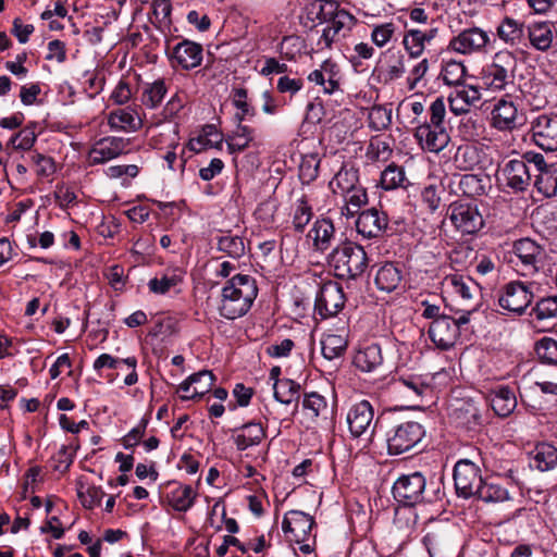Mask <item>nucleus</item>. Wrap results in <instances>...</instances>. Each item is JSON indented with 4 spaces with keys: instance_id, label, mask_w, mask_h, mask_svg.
Masks as SVG:
<instances>
[{
    "instance_id": "9d476101",
    "label": "nucleus",
    "mask_w": 557,
    "mask_h": 557,
    "mask_svg": "<svg viewBox=\"0 0 557 557\" xmlns=\"http://www.w3.org/2000/svg\"><path fill=\"white\" fill-rule=\"evenodd\" d=\"M447 214L453 226L462 235L475 234L484 226L478 206L471 202L454 201Z\"/></svg>"
},
{
    "instance_id": "3c124183",
    "label": "nucleus",
    "mask_w": 557,
    "mask_h": 557,
    "mask_svg": "<svg viewBox=\"0 0 557 557\" xmlns=\"http://www.w3.org/2000/svg\"><path fill=\"white\" fill-rule=\"evenodd\" d=\"M474 496L485 503H498L507 500L509 498V493L505 487L497 483L482 481L481 486Z\"/></svg>"
},
{
    "instance_id": "a19ab883",
    "label": "nucleus",
    "mask_w": 557,
    "mask_h": 557,
    "mask_svg": "<svg viewBox=\"0 0 557 557\" xmlns=\"http://www.w3.org/2000/svg\"><path fill=\"white\" fill-rule=\"evenodd\" d=\"M197 492L190 485L175 483V487L168 494L169 505L176 511L186 512L195 503Z\"/></svg>"
},
{
    "instance_id": "e433bc0d",
    "label": "nucleus",
    "mask_w": 557,
    "mask_h": 557,
    "mask_svg": "<svg viewBox=\"0 0 557 557\" xmlns=\"http://www.w3.org/2000/svg\"><path fill=\"white\" fill-rule=\"evenodd\" d=\"M380 345L371 344L359 349L354 357V364L363 372H375L383 366Z\"/></svg>"
},
{
    "instance_id": "1a4fd4ad",
    "label": "nucleus",
    "mask_w": 557,
    "mask_h": 557,
    "mask_svg": "<svg viewBox=\"0 0 557 557\" xmlns=\"http://www.w3.org/2000/svg\"><path fill=\"white\" fill-rule=\"evenodd\" d=\"M454 533V528L447 523L438 522L431 524L423 536V545L429 556L455 557L457 544Z\"/></svg>"
},
{
    "instance_id": "052dcab7",
    "label": "nucleus",
    "mask_w": 557,
    "mask_h": 557,
    "mask_svg": "<svg viewBox=\"0 0 557 557\" xmlns=\"http://www.w3.org/2000/svg\"><path fill=\"white\" fill-rule=\"evenodd\" d=\"M28 158L38 176L49 177L55 172V163L51 157L33 151L29 153Z\"/></svg>"
},
{
    "instance_id": "20e7f679",
    "label": "nucleus",
    "mask_w": 557,
    "mask_h": 557,
    "mask_svg": "<svg viewBox=\"0 0 557 557\" xmlns=\"http://www.w3.org/2000/svg\"><path fill=\"white\" fill-rule=\"evenodd\" d=\"M329 263L339 278H356L368 267V257L364 249L351 242L338 245L329 257Z\"/></svg>"
},
{
    "instance_id": "0e129e2a",
    "label": "nucleus",
    "mask_w": 557,
    "mask_h": 557,
    "mask_svg": "<svg viewBox=\"0 0 557 557\" xmlns=\"http://www.w3.org/2000/svg\"><path fill=\"white\" fill-rule=\"evenodd\" d=\"M369 127L373 131H382L392 123V112L384 107H373L368 115Z\"/></svg>"
},
{
    "instance_id": "4be33fe9",
    "label": "nucleus",
    "mask_w": 557,
    "mask_h": 557,
    "mask_svg": "<svg viewBox=\"0 0 557 557\" xmlns=\"http://www.w3.org/2000/svg\"><path fill=\"white\" fill-rule=\"evenodd\" d=\"M387 224L386 214L372 208L359 214L356 221V228L363 238L372 239L380 237L386 230Z\"/></svg>"
},
{
    "instance_id": "dca6fc26",
    "label": "nucleus",
    "mask_w": 557,
    "mask_h": 557,
    "mask_svg": "<svg viewBox=\"0 0 557 557\" xmlns=\"http://www.w3.org/2000/svg\"><path fill=\"white\" fill-rule=\"evenodd\" d=\"M532 139L545 151H557V113H543L531 122Z\"/></svg>"
},
{
    "instance_id": "39448f33",
    "label": "nucleus",
    "mask_w": 557,
    "mask_h": 557,
    "mask_svg": "<svg viewBox=\"0 0 557 557\" xmlns=\"http://www.w3.org/2000/svg\"><path fill=\"white\" fill-rule=\"evenodd\" d=\"M393 495L399 504L408 507L436 498L426 490L425 476L418 471L399 476L393 485Z\"/></svg>"
},
{
    "instance_id": "473e14b6",
    "label": "nucleus",
    "mask_w": 557,
    "mask_h": 557,
    "mask_svg": "<svg viewBox=\"0 0 557 557\" xmlns=\"http://www.w3.org/2000/svg\"><path fill=\"white\" fill-rule=\"evenodd\" d=\"M496 35L505 45L517 47L522 42L525 35L524 22L512 16H505L496 27Z\"/></svg>"
},
{
    "instance_id": "423d86ee",
    "label": "nucleus",
    "mask_w": 557,
    "mask_h": 557,
    "mask_svg": "<svg viewBox=\"0 0 557 557\" xmlns=\"http://www.w3.org/2000/svg\"><path fill=\"white\" fill-rule=\"evenodd\" d=\"M425 430L417 421H405L393 425L386 433L389 455H400L416 447L424 437Z\"/></svg>"
},
{
    "instance_id": "393cba45",
    "label": "nucleus",
    "mask_w": 557,
    "mask_h": 557,
    "mask_svg": "<svg viewBox=\"0 0 557 557\" xmlns=\"http://www.w3.org/2000/svg\"><path fill=\"white\" fill-rule=\"evenodd\" d=\"M123 366L127 368V375L124 379L126 386L135 385L138 382L137 359L136 357L116 358L110 354H101L92 364L96 372L100 373L103 369H121Z\"/></svg>"
},
{
    "instance_id": "c85d7f7f",
    "label": "nucleus",
    "mask_w": 557,
    "mask_h": 557,
    "mask_svg": "<svg viewBox=\"0 0 557 557\" xmlns=\"http://www.w3.org/2000/svg\"><path fill=\"white\" fill-rule=\"evenodd\" d=\"M170 57L185 70L195 69L202 61V47L197 42L183 40L173 47Z\"/></svg>"
},
{
    "instance_id": "f3484780",
    "label": "nucleus",
    "mask_w": 557,
    "mask_h": 557,
    "mask_svg": "<svg viewBox=\"0 0 557 557\" xmlns=\"http://www.w3.org/2000/svg\"><path fill=\"white\" fill-rule=\"evenodd\" d=\"M313 524L314 520L310 515L290 510L283 519L282 530L289 541L304 543L310 537Z\"/></svg>"
},
{
    "instance_id": "6ab92c4d",
    "label": "nucleus",
    "mask_w": 557,
    "mask_h": 557,
    "mask_svg": "<svg viewBox=\"0 0 557 557\" xmlns=\"http://www.w3.org/2000/svg\"><path fill=\"white\" fill-rule=\"evenodd\" d=\"M355 23V17L345 10H337L333 17L329 21L323 28L322 34L317 42L318 49H329L332 44L336 41L341 35L350 30Z\"/></svg>"
},
{
    "instance_id": "e2e57ef3",
    "label": "nucleus",
    "mask_w": 557,
    "mask_h": 557,
    "mask_svg": "<svg viewBox=\"0 0 557 557\" xmlns=\"http://www.w3.org/2000/svg\"><path fill=\"white\" fill-rule=\"evenodd\" d=\"M455 162L461 170H472L479 162L478 149L473 146H463L457 149Z\"/></svg>"
},
{
    "instance_id": "7c9ffc66",
    "label": "nucleus",
    "mask_w": 557,
    "mask_h": 557,
    "mask_svg": "<svg viewBox=\"0 0 557 557\" xmlns=\"http://www.w3.org/2000/svg\"><path fill=\"white\" fill-rule=\"evenodd\" d=\"M527 34L533 49L546 52L554 41L555 25L548 21L533 22L527 26Z\"/></svg>"
},
{
    "instance_id": "c9c22d12",
    "label": "nucleus",
    "mask_w": 557,
    "mask_h": 557,
    "mask_svg": "<svg viewBox=\"0 0 557 557\" xmlns=\"http://www.w3.org/2000/svg\"><path fill=\"white\" fill-rule=\"evenodd\" d=\"M403 282V271L393 262H386L376 271L374 283L376 287L385 293L396 290Z\"/></svg>"
},
{
    "instance_id": "c03bdc74",
    "label": "nucleus",
    "mask_w": 557,
    "mask_h": 557,
    "mask_svg": "<svg viewBox=\"0 0 557 557\" xmlns=\"http://www.w3.org/2000/svg\"><path fill=\"white\" fill-rule=\"evenodd\" d=\"M300 388V384L290 379L276 380L273 384L274 398L284 405L295 403V409H297Z\"/></svg>"
},
{
    "instance_id": "09e8293b",
    "label": "nucleus",
    "mask_w": 557,
    "mask_h": 557,
    "mask_svg": "<svg viewBox=\"0 0 557 557\" xmlns=\"http://www.w3.org/2000/svg\"><path fill=\"white\" fill-rule=\"evenodd\" d=\"M312 215V207L309 205L307 197L302 195L295 201L293 206L292 223L294 230L297 232H302L311 221Z\"/></svg>"
},
{
    "instance_id": "338daca9",
    "label": "nucleus",
    "mask_w": 557,
    "mask_h": 557,
    "mask_svg": "<svg viewBox=\"0 0 557 557\" xmlns=\"http://www.w3.org/2000/svg\"><path fill=\"white\" fill-rule=\"evenodd\" d=\"M194 395H196V397H201L212 388L215 382V376L211 371L201 370L194 373Z\"/></svg>"
},
{
    "instance_id": "79ce46f5",
    "label": "nucleus",
    "mask_w": 557,
    "mask_h": 557,
    "mask_svg": "<svg viewBox=\"0 0 557 557\" xmlns=\"http://www.w3.org/2000/svg\"><path fill=\"white\" fill-rule=\"evenodd\" d=\"M344 205L341 212L346 218H352L360 209L368 203V194L366 188L360 184L341 195Z\"/></svg>"
},
{
    "instance_id": "603ef678",
    "label": "nucleus",
    "mask_w": 557,
    "mask_h": 557,
    "mask_svg": "<svg viewBox=\"0 0 557 557\" xmlns=\"http://www.w3.org/2000/svg\"><path fill=\"white\" fill-rule=\"evenodd\" d=\"M406 182V175L403 168L392 163L385 168L381 173V186L385 190H392L399 187H404Z\"/></svg>"
},
{
    "instance_id": "ddd939ff",
    "label": "nucleus",
    "mask_w": 557,
    "mask_h": 557,
    "mask_svg": "<svg viewBox=\"0 0 557 557\" xmlns=\"http://www.w3.org/2000/svg\"><path fill=\"white\" fill-rule=\"evenodd\" d=\"M483 479L480 467L470 459H460L454 468V483L456 492L463 498L475 495Z\"/></svg>"
},
{
    "instance_id": "13d9d810",
    "label": "nucleus",
    "mask_w": 557,
    "mask_h": 557,
    "mask_svg": "<svg viewBox=\"0 0 557 557\" xmlns=\"http://www.w3.org/2000/svg\"><path fill=\"white\" fill-rule=\"evenodd\" d=\"M535 352L544 363L557 364V341L543 337L535 344Z\"/></svg>"
},
{
    "instance_id": "a18cd8bd",
    "label": "nucleus",
    "mask_w": 557,
    "mask_h": 557,
    "mask_svg": "<svg viewBox=\"0 0 557 557\" xmlns=\"http://www.w3.org/2000/svg\"><path fill=\"white\" fill-rule=\"evenodd\" d=\"M533 454V465L540 471H549L557 466V447L550 443H539Z\"/></svg>"
},
{
    "instance_id": "f704fd0d",
    "label": "nucleus",
    "mask_w": 557,
    "mask_h": 557,
    "mask_svg": "<svg viewBox=\"0 0 557 557\" xmlns=\"http://www.w3.org/2000/svg\"><path fill=\"white\" fill-rule=\"evenodd\" d=\"M348 331L346 327L341 329L338 334L327 333L321 339V351L325 359L334 360L342 358L348 345Z\"/></svg>"
},
{
    "instance_id": "a211bd4d",
    "label": "nucleus",
    "mask_w": 557,
    "mask_h": 557,
    "mask_svg": "<svg viewBox=\"0 0 557 557\" xmlns=\"http://www.w3.org/2000/svg\"><path fill=\"white\" fill-rule=\"evenodd\" d=\"M128 140L122 137L109 136L95 143L88 152V162L90 165L103 164L124 153L127 149Z\"/></svg>"
},
{
    "instance_id": "a878e982",
    "label": "nucleus",
    "mask_w": 557,
    "mask_h": 557,
    "mask_svg": "<svg viewBox=\"0 0 557 557\" xmlns=\"http://www.w3.org/2000/svg\"><path fill=\"white\" fill-rule=\"evenodd\" d=\"M492 126L498 131H512L518 125V109L513 101L502 98L491 112Z\"/></svg>"
},
{
    "instance_id": "f03ea898",
    "label": "nucleus",
    "mask_w": 557,
    "mask_h": 557,
    "mask_svg": "<svg viewBox=\"0 0 557 557\" xmlns=\"http://www.w3.org/2000/svg\"><path fill=\"white\" fill-rule=\"evenodd\" d=\"M446 106L443 98H436L429 108V121L416 127L414 138L419 146L429 152L438 153L450 141L445 125Z\"/></svg>"
},
{
    "instance_id": "680f3d73",
    "label": "nucleus",
    "mask_w": 557,
    "mask_h": 557,
    "mask_svg": "<svg viewBox=\"0 0 557 557\" xmlns=\"http://www.w3.org/2000/svg\"><path fill=\"white\" fill-rule=\"evenodd\" d=\"M397 26L393 22L374 25L371 32L372 42L379 47H385L394 37Z\"/></svg>"
},
{
    "instance_id": "bb28decb",
    "label": "nucleus",
    "mask_w": 557,
    "mask_h": 557,
    "mask_svg": "<svg viewBox=\"0 0 557 557\" xmlns=\"http://www.w3.org/2000/svg\"><path fill=\"white\" fill-rule=\"evenodd\" d=\"M107 120L110 128L115 132H136L143 125L138 110L133 107L111 110Z\"/></svg>"
},
{
    "instance_id": "37998d69",
    "label": "nucleus",
    "mask_w": 557,
    "mask_h": 557,
    "mask_svg": "<svg viewBox=\"0 0 557 557\" xmlns=\"http://www.w3.org/2000/svg\"><path fill=\"white\" fill-rule=\"evenodd\" d=\"M406 73L405 55L398 50L384 52L383 75L386 82H394L401 78Z\"/></svg>"
},
{
    "instance_id": "774afa93",
    "label": "nucleus",
    "mask_w": 557,
    "mask_h": 557,
    "mask_svg": "<svg viewBox=\"0 0 557 557\" xmlns=\"http://www.w3.org/2000/svg\"><path fill=\"white\" fill-rule=\"evenodd\" d=\"M37 135L34 127H24L10 140L14 149L29 150L35 144Z\"/></svg>"
},
{
    "instance_id": "49530a36",
    "label": "nucleus",
    "mask_w": 557,
    "mask_h": 557,
    "mask_svg": "<svg viewBox=\"0 0 557 557\" xmlns=\"http://www.w3.org/2000/svg\"><path fill=\"white\" fill-rule=\"evenodd\" d=\"M466 75L467 66L463 62L453 59L442 61L440 78L445 85L455 87L460 86L465 83Z\"/></svg>"
},
{
    "instance_id": "58836bf2",
    "label": "nucleus",
    "mask_w": 557,
    "mask_h": 557,
    "mask_svg": "<svg viewBox=\"0 0 557 557\" xmlns=\"http://www.w3.org/2000/svg\"><path fill=\"white\" fill-rule=\"evenodd\" d=\"M360 185L359 170L350 163H345L330 182V187L334 194L342 195L349 189Z\"/></svg>"
},
{
    "instance_id": "f8f14e48",
    "label": "nucleus",
    "mask_w": 557,
    "mask_h": 557,
    "mask_svg": "<svg viewBox=\"0 0 557 557\" xmlns=\"http://www.w3.org/2000/svg\"><path fill=\"white\" fill-rule=\"evenodd\" d=\"M491 44L488 33L481 27H469L454 36L447 46L449 51L461 55L485 53Z\"/></svg>"
},
{
    "instance_id": "4c0bfd02",
    "label": "nucleus",
    "mask_w": 557,
    "mask_h": 557,
    "mask_svg": "<svg viewBox=\"0 0 557 557\" xmlns=\"http://www.w3.org/2000/svg\"><path fill=\"white\" fill-rule=\"evenodd\" d=\"M458 189L470 198L484 196L492 189L491 178L487 175L463 174L459 178Z\"/></svg>"
},
{
    "instance_id": "4468645a",
    "label": "nucleus",
    "mask_w": 557,
    "mask_h": 557,
    "mask_svg": "<svg viewBox=\"0 0 557 557\" xmlns=\"http://www.w3.org/2000/svg\"><path fill=\"white\" fill-rule=\"evenodd\" d=\"M346 301L343 287L334 281L324 283L315 297L314 314L321 319L335 317L343 308Z\"/></svg>"
},
{
    "instance_id": "8fccbe9b",
    "label": "nucleus",
    "mask_w": 557,
    "mask_h": 557,
    "mask_svg": "<svg viewBox=\"0 0 557 557\" xmlns=\"http://www.w3.org/2000/svg\"><path fill=\"white\" fill-rule=\"evenodd\" d=\"M253 139V129L249 126L238 124L232 135L226 138L230 152H240L249 147Z\"/></svg>"
},
{
    "instance_id": "864d4df0",
    "label": "nucleus",
    "mask_w": 557,
    "mask_h": 557,
    "mask_svg": "<svg viewBox=\"0 0 557 557\" xmlns=\"http://www.w3.org/2000/svg\"><path fill=\"white\" fill-rule=\"evenodd\" d=\"M302 409L310 418L315 419L319 416L326 413L327 401L321 394L317 392H308L304 394Z\"/></svg>"
},
{
    "instance_id": "7ed1b4c3",
    "label": "nucleus",
    "mask_w": 557,
    "mask_h": 557,
    "mask_svg": "<svg viewBox=\"0 0 557 557\" xmlns=\"http://www.w3.org/2000/svg\"><path fill=\"white\" fill-rule=\"evenodd\" d=\"M517 69V58L509 50L496 52L490 64L481 71V82L484 89L498 92L506 90L507 86L513 84Z\"/></svg>"
},
{
    "instance_id": "69168bd1",
    "label": "nucleus",
    "mask_w": 557,
    "mask_h": 557,
    "mask_svg": "<svg viewBox=\"0 0 557 557\" xmlns=\"http://www.w3.org/2000/svg\"><path fill=\"white\" fill-rule=\"evenodd\" d=\"M537 320H546L557 315V296L542 298L532 310Z\"/></svg>"
},
{
    "instance_id": "9b49d317",
    "label": "nucleus",
    "mask_w": 557,
    "mask_h": 557,
    "mask_svg": "<svg viewBox=\"0 0 557 557\" xmlns=\"http://www.w3.org/2000/svg\"><path fill=\"white\" fill-rule=\"evenodd\" d=\"M534 298L533 284L511 281L505 284L498 296V305L517 314H522Z\"/></svg>"
},
{
    "instance_id": "cd10ccee",
    "label": "nucleus",
    "mask_w": 557,
    "mask_h": 557,
    "mask_svg": "<svg viewBox=\"0 0 557 557\" xmlns=\"http://www.w3.org/2000/svg\"><path fill=\"white\" fill-rule=\"evenodd\" d=\"M442 285L446 293H451L465 301H470L481 295L479 285L471 277L461 274L446 275Z\"/></svg>"
},
{
    "instance_id": "6e6d98bb",
    "label": "nucleus",
    "mask_w": 557,
    "mask_h": 557,
    "mask_svg": "<svg viewBox=\"0 0 557 557\" xmlns=\"http://www.w3.org/2000/svg\"><path fill=\"white\" fill-rule=\"evenodd\" d=\"M534 185L537 190L546 196H553L557 191V170L549 166L535 175Z\"/></svg>"
},
{
    "instance_id": "bf43d9fd",
    "label": "nucleus",
    "mask_w": 557,
    "mask_h": 557,
    "mask_svg": "<svg viewBox=\"0 0 557 557\" xmlns=\"http://www.w3.org/2000/svg\"><path fill=\"white\" fill-rule=\"evenodd\" d=\"M233 104L237 109L236 116L239 122L247 117H252L256 114V110L250 106L248 101V92L245 88H237L233 92Z\"/></svg>"
},
{
    "instance_id": "2eb2a0df",
    "label": "nucleus",
    "mask_w": 557,
    "mask_h": 557,
    "mask_svg": "<svg viewBox=\"0 0 557 557\" xmlns=\"http://www.w3.org/2000/svg\"><path fill=\"white\" fill-rule=\"evenodd\" d=\"M348 429L354 437L373 435L377 421H374V409L368 400L354 404L346 417Z\"/></svg>"
},
{
    "instance_id": "0eeeda50",
    "label": "nucleus",
    "mask_w": 557,
    "mask_h": 557,
    "mask_svg": "<svg viewBox=\"0 0 557 557\" xmlns=\"http://www.w3.org/2000/svg\"><path fill=\"white\" fill-rule=\"evenodd\" d=\"M530 165L524 159H511L499 166L496 180L499 186L509 193L527 191L532 184Z\"/></svg>"
},
{
    "instance_id": "aec40b11",
    "label": "nucleus",
    "mask_w": 557,
    "mask_h": 557,
    "mask_svg": "<svg viewBox=\"0 0 557 557\" xmlns=\"http://www.w3.org/2000/svg\"><path fill=\"white\" fill-rule=\"evenodd\" d=\"M437 27L408 28L403 36V47L409 59H420L428 45H430L437 36Z\"/></svg>"
},
{
    "instance_id": "2f4dec72",
    "label": "nucleus",
    "mask_w": 557,
    "mask_h": 557,
    "mask_svg": "<svg viewBox=\"0 0 557 557\" xmlns=\"http://www.w3.org/2000/svg\"><path fill=\"white\" fill-rule=\"evenodd\" d=\"M492 409L498 417H508L517 407V398L512 388L500 385L487 394Z\"/></svg>"
},
{
    "instance_id": "5701e85b",
    "label": "nucleus",
    "mask_w": 557,
    "mask_h": 557,
    "mask_svg": "<svg viewBox=\"0 0 557 557\" xmlns=\"http://www.w3.org/2000/svg\"><path fill=\"white\" fill-rule=\"evenodd\" d=\"M428 333L431 341L444 350L453 347L459 335L457 324L449 315L432 321Z\"/></svg>"
},
{
    "instance_id": "de8ad7c7",
    "label": "nucleus",
    "mask_w": 557,
    "mask_h": 557,
    "mask_svg": "<svg viewBox=\"0 0 557 557\" xmlns=\"http://www.w3.org/2000/svg\"><path fill=\"white\" fill-rule=\"evenodd\" d=\"M168 92V86L164 79L159 78L152 83H147L143 87L141 103L149 108H158Z\"/></svg>"
},
{
    "instance_id": "b1692460",
    "label": "nucleus",
    "mask_w": 557,
    "mask_h": 557,
    "mask_svg": "<svg viewBox=\"0 0 557 557\" xmlns=\"http://www.w3.org/2000/svg\"><path fill=\"white\" fill-rule=\"evenodd\" d=\"M308 81L322 86L324 94L332 95L339 89V67L334 61L327 59L308 75Z\"/></svg>"
},
{
    "instance_id": "ea45409f",
    "label": "nucleus",
    "mask_w": 557,
    "mask_h": 557,
    "mask_svg": "<svg viewBox=\"0 0 557 557\" xmlns=\"http://www.w3.org/2000/svg\"><path fill=\"white\" fill-rule=\"evenodd\" d=\"M308 236L312 239L313 246L317 250L325 251L331 247L332 240L335 236V227L329 219H318Z\"/></svg>"
},
{
    "instance_id": "5fc2aeb1",
    "label": "nucleus",
    "mask_w": 557,
    "mask_h": 557,
    "mask_svg": "<svg viewBox=\"0 0 557 557\" xmlns=\"http://www.w3.org/2000/svg\"><path fill=\"white\" fill-rule=\"evenodd\" d=\"M218 249L232 258H240L245 253V244L242 237L224 234L218 239Z\"/></svg>"
},
{
    "instance_id": "412c9836",
    "label": "nucleus",
    "mask_w": 557,
    "mask_h": 557,
    "mask_svg": "<svg viewBox=\"0 0 557 557\" xmlns=\"http://www.w3.org/2000/svg\"><path fill=\"white\" fill-rule=\"evenodd\" d=\"M185 272L180 268L165 269L148 282V289L154 295L169 293L180 294L184 283Z\"/></svg>"
},
{
    "instance_id": "72a5a7b5",
    "label": "nucleus",
    "mask_w": 557,
    "mask_h": 557,
    "mask_svg": "<svg viewBox=\"0 0 557 557\" xmlns=\"http://www.w3.org/2000/svg\"><path fill=\"white\" fill-rule=\"evenodd\" d=\"M398 393L408 401L417 404L431 393L429 384L419 376L400 377L396 382Z\"/></svg>"
},
{
    "instance_id": "6e6552de",
    "label": "nucleus",
    "mask_w": 557,
    "mask_h": 557,
    "mask_svg": "<svg viewBox=\"0 0 557 557\" xmlns=\"http://www.w3.org/2000/svg\"><path fill=\"white\" fill-rule=\"evenodd\" d=\"M512 255L517 260L511 259V262L523 276H533L544 264V248L530 238L516 240Z\"/></svg>"
},
{
    "instance_id": "4d7b16f0",
    "label": "nucleus",
    "mask_w": 557,
    "mask_h": 557,
    "mask_svg": "<svg viewBox=\"0 0 557 557\" xmlns=\"http://www.w3.org/2000/svg\"><path fill=\"white\" fill-rule=\"evenodd\" d=\"M320 159L317 154H306L299 164V178L302 184H310L319 174Z\"/></svg>"
},
{
    "instance_id": "c756f323",
    "label": "nucleus",
    "mask_w": 557,
    "mask_h": 557,
    "mask_svg": "<svg viewBox=\"0 0 557 557\" xmlns=\"http://www.w3.org/2000/svg\"><path fill=\"white\" fill-rule=\"evenodd\" d=\"M265 437V429L261 423L248 422L232 431L231 438L238 450L258 446Z\"/></svg>"
},
{
    "instance_id": "f257e3e1",
    "label": "nucleus",
    "mask_w": 557,
    "mask_h": 557,
    "mask_svg": "<svg viewBox=\"0 0 557 557\" xmlns=\"http://www.w3.org/2000/svg\"><path fill=\"white\" fill-rule=\"evenodd\" d=\"M257 296L256 280L247 274H236L222 288L219 312L227 320L244 317L250 310Z\"/></svg>"
}]
</instances>
